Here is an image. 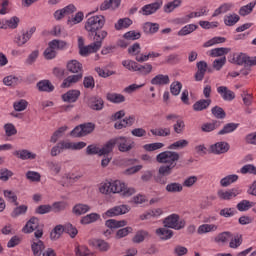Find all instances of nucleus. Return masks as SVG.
Wrapping results in <instances>:
<instances>
[{"mask_svg":"<svg viewBox=\"0 0 256 256\" xmlns=\"http://www.w3.org/2000/svg\"><path fill=\"white\" fill-rule=\"evenodd\" d=\"M85 147H87V143L85 142H69L62 140L52 147L50 155L57 157V155H61L63 151H80V149H85Z\"/></svg>","mask_w":256,"mask_h":256,"instance_id":"1","label":"nucleus"},{"mask_svg":"<svg viewBox=\"0 0 256 256\" xmlns=\"http://www.w3.org/2000/svg\"><path fill=\"white\" fill-rule=\"evenodd\" d=\"M179 159V152L169 150L161 152L156 156L157 163L170 165L172 167H177V161H179Z\"/></svg>","mask_w":256,"mask_h":256,"instance_id":"2","label":"nucleus"},{"mask_svg":"<svg viewBox=\"0 0 256 256\" xmlns=\"http://www.w3.org/2000/svg\"><path fill=\"white\" fill-rule=\"evenodd\" d=\"M84 27L88 31V33H91V35H93L94 33H96V31H99L100 29H103V27H105V16L99 15L89 17Z\"/></svg>","mask_w":256,"mask_h":256,"instance_id":"3","label":"nucleus"},{"mask_svg":"<svg viewBox=\"0 0 256 256\" xmlns=\"http://www.w3.org/2000/svg\"><path fill=\"white\" fill-rule=\"evenodd\" d=\"M113 140L114 146L117 147L120 153H129L135 147V142H129V138L125 136H117Z\"/></svg>","mask_w":256,"mask_h":256,"instance_id":"4","label":"nucleus"},{"mask_svg":"<svg viewBox=\"0 0 256 256\" xmlns=\"http://www.w3.org/2000/svg\"><path fill=\"white\" fill-rule=\"evenodd\" d=\"M163 223L164 227L167 229H175L176 231H179L185 228V220L179 221V215L177 214H171L170 216L166 217L163 220Z\"/></svg>","mask_w":256,"mask_h":256,"instance_id":"5","label":"nucleus"},{"mask_svg":"<svg viewBox=\"0 0 256 256\" xmlns=\"http://www.w3.org/2000/svg\"><path fill=\"white\" fill-rule=\"evenodd\" d=\"M112 185V193H121L122 197H131V195H135V188H129L125 183L115 180L111 182Z\"/></svg>","mask_w":256,"mask_h":256,"instance_id":"6","label":"nucleus"},{"mask_svg":"<svg viewBox=\"0 0 256 256\" xmlns=\"http://www.w3.org/2000/svg\"><path fill=\"white\" fill-rule=\"evenodd\" d=\"M173 169H175V166L169 164L160 166L155 181L160 185H167V177L173 173Z\"/></svg>","mask_w":256,"mask_h":256,"instance_id":"7","label":"nucleus"},{"mask_svg":"<svg viewBox=\"0 0 256 256\" xmlns=\"http://www.w3.org/2000/svg\"><path fill=\"white\" fill-rule=\"evenodd\" d=\"M237 195H241V189L239 188H231L228 190H218L217 197L221 199V201H231V199H235Z\"/></svg>","mask_w":256,"mask_h":256,"instance_id":"8","label":"nucleus"},{"mask_svg":"<svg viewBox=\"0 0 256 256\" xmlns=\"http://www.w3.org/2000/svg\"><path fill=\"white\" fill-rule=\"evenodd\" d=\"M129 211H131V206L122 204L110 208L106 211L105 215L106 217H118L119 215H126Z\"/></svg>","mask_w":256,"mask_h":256,"instance_id":"9","label":"nucleus"},{"mask_svg":"<svg viewBox=\"0 0 256 256\" xmlns=\"http://www.w3.org/2000/svg\"><path fill=\"white\" fill-rule=\"evenodd\" d=\"M87 106L89 109H92V111H103L105 108V101L99 96H91L87 100Z\"/></svg>","mask_w":256,"mask_h":256,"instance_id":"10","label":"nucleus"},{"mask_svg":"<svg viewBox=\"0 0 256 256\" xmlns=\"http://www.w3.org/2000/svg\"><path fill=\"white\" fill-rule=\"evenodd\" d=\"M162 5H163L162 0H157L156 2L147 4L143 6L141 9L142 15H145V16L153 15V13H157V11L161 9Z\"/></svg>","mask_w":256,"mask_h":256,"instance_id":"11","label":"nucleus"},{"mask_svg":"<svg viewBox=\"0 0 256 256\" xmlns=\"http://www.w3.org/2000/svg\"><path fill=\"white\" fill-rule=\"evenodd\" d=\"M135 125V116L131 115L128 117H125L121 121H117L114 124V129L121 130V129H126V127H133Z\"/></svg>","mask_w":256,"mask_h":256,"instance_id":"12","label":"nucleus"},{"mask_svg":"<svg viewBox=\"0 0 256 256\" xmlns=\"http://www.w3.org/2000/svg\"><path fill=\"white\" fill-rule=\"evenodd\" d=\"M230 147L231 146L227 142H217L216 144L211 145L210 149L214 153V155H221L223 153H227Z\"/></svg>","mask_w":256,"mask_h":256,"instance_id":"13","label":"nucleus"},{"mask_svg":"<svg viewBox=\"0 0 256 256\" xmlns=\"http://www.w3.org/2000/svg\"><path fill=\"white\" fill-rule=\"evenodd\" d=\"M81 97V91L79 90H69L62 95V100L65 103H76L77 99Z\"/></svg>","mask_w":256,"mask_h":256,"instance_id":"14","label":"nucleus"},{"mask_svg":"<svg viewBox=\"0 0 256 256\" xmlns=\"http://www.w3.org/2000/svg\"><path fill=\"white\" fill-rule=\"evenodd\" d=\"M197 72L194 75L195 81H201L205 78V73H207V62L199 61L196 64Z\"/></svg>","mask_w":256,"mask_h":256,"instance_id":"15","label":"nucleus"},{"mask_svg":"<svg viewBox=\"0 0 256 256\" xmlns=\"http://www.w3.org/2000/svg\"><path fill=\"white\" fill-rule=\"evenodd\" d=\"M150 83L151 85L163 87V85H169V83H171V79L169 78V75L158 74L151 79Z\"/></svg>","mask_w":256,"mask_h":256,"instance_id":"16","label":"nucleus"},{"mask_svg":"<svg viewBox=\"0 0 256 256\" xmlns=\"http://www.w3.org/2000/svg\"><path fill=\"white\" fill-rule=\"evenodd\" d=\"M83 79V72L76 73L75 75L68 76L66 79H64L63 83L61 84V87L63 89L67 87H71V84L73 83H79Z\"/></svg>","mask_w":256,"mask_h":256,"instance_id":"17","label":"nucleus"},{"mask_svg":"<svg viewBox=\"0 0 256 256\" xmlns=\"http://www.w3.org/2000/svg\"><path fill=\"white\" fill-rule=\"evenodd\" d=\"M94 35V42L92 43V45H96L97 46V50L99 51V49H101L102 45H103V40L107 37L108 33L105 30H97L96 32L93 33Z\"/></svg>","mask_w":256,"mask_h":256,"instance_id":"18","label":"nucleus"},{"mask_svg":"<svg viewBox=\"0 0 256 256\" xmlns=\"http://www.w3.org/2000/svg\"><path fill=\"white\" fill-rule=\"evenodd\" d=\"M39 227V218L33 216L23 227L22 231L23 233H33V231H35V229H38Z\"/></svg>","mask_w":256,"mask_h":256,"instance_id":"19","label":"nucleus"},{"mask_svg":"<svg viewBox=\"0 0 256 256\" xmlns=\"http://www.w3.org/2000/svg\"><path fill=\"white\" fill-rule=\"evenodd\" d=\"M217 92L221 95L224 101H233V99H235V92L229 90L227 86H219Z\"/></svg>","mask_w":256,"mask_h":256,"instance_id":"20","label":"nucleus"},{"mask_svg":"<svg viewBox=\"0 0 256 256\" xmlns=\"http://www.w3.org/2000/svg\"><path fill=\"white\" fill-rule=\"evenodd\" d=\"M99 219H101V215H99V213L93 212V213L83 216L80 219V224L81 225H91L92 223H97V221H99Z\"/></svg>","mask_w":256,"mask_h":256,"instance_id":"21","label":"nucleus"},{"mask_svg":"<svg viewBox=\"0 0 256 256\" xmlns=\"http://www.w3.org/2000/svg\"><path fill=\"white\" fill-rule=\"evenodd\" d=\"M38 91L45 92V93H52L55 91V86L49 80H42L36 84Z\"/></svg>","mask_w":256,"mask_h":256,"instance_id":"22","label":"nucleus"},{"mask_svg":"<svg viewBox=\"0 0 256 256\" xmlns=\"http://www.w3.org/2000/svg\"><path fill=\"white\" fill-rule=\"evenodd\" d=\"M13 155L22 161H27V159H35L37 157V154H33L27 149L17 150L13 153Z\"/></svg>","mask_w":256,"mask_h":256,"instance_id":"23","label":"nucleus"},{"mask_svg":"<svg viewBox=\"0 0 256 256\" xmlns=\"http://www.w3.org/2000/svg\"><path fill=\"white\" fill-rule=\"evenodd\" d=\"M220 127L221 121L213 120L212 122L202 124L201 131H203V133H211V131H215V129H219Z\"/></svg>","mask_w":256,"mask_h":256,"instance_id":"24","label":"nucleus"},{"mask_svg":"<svg viewBox=\"0 0 256 256\" xmlns=\"http://www.w3.org/2000/svg\"><path fill=\"white\" fill-rule=\"evenodd\" d=\"M121 5V0H104L100 5V11H107V9H119Z\"/></svg>","mask_w":256,"mask_h":256,"instance_id":"25","label":"nucleus"},{"mask_svg":"<svg viewBox=\"0 0 256 256\" xmlns=\"http://www.w3.org/2000/svg\"><path fill=\"white\" fill-rule=\"evenodd\" d=\"M211 105V99H200L193 104V111H205V109H209Z\"/></svg>","mask_w":256,"mask_h":256,"instance_id":"26","label":"nucleus"},{"mask_svg":"<svg viewBox=\"0 0 256 256\" xmlns=\"http://www.w3.org/2000/svg\"><path fill=\"white\" fill-rule=\"evenodd\" d=\"M91 211V206L83 203H78L72 208V213L77 216L85 215Z\"/></svg>","mask_w":256,"mask_h":256,"instance_id":"27","label":"nucleus"},{"mask_svg":"<svg viewBox=\"0 0 256 256\" xmlns=\"http://www.w3.org/2000/svg\"><path fill=\"white\" fill-rule=\"evenodd\" d=\"M67 70L70 73H83V64L77 60H70L67 63Z\"/></svg>","mask_w":256,"mask_h":256,"instance_id":"28","label":"nucleus"},{"mask_svg":"<svg viewBox=\"0 0 256 256\" xmlns=\"http://www.w3.org/2000/svg\"><path fill=\"white\" fill-rule=\"evenodd\" d=\"M149 237H151V234H149L147 230H138L132 238V243H143V241L149 239Z\"/></svg>","mask_w":256,"mask_h":256,"instance_id":"29","label":"nucleus"},{"mask_svg":"<svg viewBox=\"0 0 256 256\" xmlns=\"http://www.w3.org/2000/svg\"><path fill=\"white\" fill-rule=\"evenodd\" d=\"M113 149H115V142L112 138L99 150V157H107L109 153H113Z\"/></svg>","mask_w":256,"mask_h":256,"instance_id":"30","label":"nucleus"},{"mask_svg":"<svg viewBox=\"0 0 256 256\" xmlns=\"http://www.w3.org/2000/svg\"><path fill=\"white\" fill-rule=\"evenodd\" d=\"M89 243L92 247H96V249H99L100 251H109V243L105 242V240L93 239L90 240Z\"/></svg>","mask_w":256,"mask_h":256,"instance_id":"31","label":"nucleus"},{"mask_svg":"<svg viewBox=\"0 0 256 256\" xmlns=\"http://www.w3.org/2000/svg\"><path fill=\"white\" fill-rule=\"evenodd\" d=\"M97 51H99L97 49V45L93 43L89 44L88 46L81 47L79 49L81 57H87L91 55V53H97Z\"/></svg>","mask_w":256,"mask_h":256,"instance_id":"32","label":"nucleus"},{"mask_svg":"<svg viewBox=\"0 0 256 256\" xmlns=\"http://www.w3.org/2000/svg\"><path fill=\"white\" fill-rule=\"evenodd\" d=\"M105 225L109 229H119L121 227H126L127 221L126 220L109 219L105 222Z\"/></svg>","mask_w":256,"mask_h":256,"instance_id":"33","label":"nucleus"},{"mask_svg":"<svg viewBox=\"0 0 256 256\" xmlns=\"http://www.w3.org/2000/svg\"><path fill=\"white\" fill-rule=\"evenodd\" d=\"M31 249L34 256H41L43 251H45V243L43 241L38 240L37 242H33L31 244Z\"/></svg>","mask_w":256,"mask_h":256,"instance_id":"34","label":"nucleus"},{"mask_svg":"<svg viewBox=\"0 0 256 256\" xmlns=\"http://www.w3.org/2000/svg\"><path fill=\"white\" fill-rule=\"evenodd\" d=\"M156 235H158V237H160V239L162 241H167V240L171 239V237H173V231L167 229V227L158 228V229H156Z\"/></svg>","mask_w":256,"mask_h":256,"instance_id":"35","label":"nucleus"},{"mask_svg":"<svg viewBox=\"0 0 256 256\" xmlns=\"http://www.w3.org/2000/svg\"><path fill=\"white\" fill-rule=\"evenodd\" d=\"M233 7H234L233 3H224V4L220 5V7L214 11L212 17H219V15L228 13V11H231L233 9Z\"/></svg>","mask_w":256,"mask_h":256,"instance_id":"36","label":"nucleus"},{"mask_svg":"<svg viewBox=\"0 0 256 256\" xmlns=\"http://www.w3.org/2000/svg\"><path fill=\"white\" fill-rule=\"evenodd\" d=\"M133 25V21L129 18H121L114 25L116 31H121L122 29H127Z\"/></svg>","mask_w":256,"mask_h":256,"instance_id":"37","label":"nucleus"},{"mask_svg":"<svg viewBox=\"0 0 256 256\" xmlns=\"http://www.w3.org/2000/svg\"><path fill=\"white\" fill-rule=\"evenodd\" d=\"M229 239H233V234L229 231H226L218 234L214 238V241L215 243H222V245H225V243H228Z\"/></svg>","mask_w":256,"mask_h":256,"instance_id":"38","label":"nucleus"},{"mask_svg":"<svg viewBox=\"0 0 256 256\" xmlns=\"http://www.w3.org/2000/svg\"><path fill=\"white\" fill-rule=\"evenodd\" d=\"M143 31L144 33H146V35H153L154 33H157V31H159V24L146 22L143 26Z\"/></svg>","mask_w":256,"mask_h":256,"instance_id":"39","label":"nucleus"},{"mask_svg":"<svg viewBox=\"0 0 256 256\" xmlns=\"http://www.w3.org/2000/svg\"><path fill=\"white\" fill-rule=\"evenodd\" d=\"M150 133H152L154 137H169V135H171V128L166 127V128L151 129Z\"/></svg>","mask_w":256,"mask_h":256,"instance_id":"40","label":"nucleus"},{"mask_svg":"<svg viewBox=\"0 0 256 256\" xmlns=\"http://www.w3.org/2000/svg\"><path fill=\"white\" fill-rule=\"evenodd\" d=\"M106 99L107 101H110V103H115V104L125 103V97L123 96V94L108 93L106 95Z\"/></svg>","mask_w":256,"mask_h":256,"instance_id":"41","label":"nucleus"},{"mask_svg":"<svg viewBox=\"0 0 256 256\" xmlns=\"http://www.w3.org/2000/svg\"><path fill=\"white\" fill-rule=\"evenodd\" d=\"M239 180V176L237 174L228 175L220 180L221 187H229V185L235 183Z\"/></svg>","mask_w":256,"mask_h":256,"instance_id":"42","label":"nucleus"},{"mask_svg":"<svg viewBox=\"0 0 256 256\" xmlns=\"http://www.w3.org/2000/svg\"><path fill=\"white\" fill-rule=\"evenodd\" d=\"M240 19L241 17H239V15L235 13L229 14L224 17V23L225 25H227V27H233V25H236L237 23H239Z\"/></svg>","mask_w":256,"mask_h":256,"instance_id":"43","label":"nucleus"},{"mask_svg":"<svg viewBox=\"0 0 256 256\" xmlns=\"http://www.w3.org/2000/svg\"><path fill=\"white\" fill-rule=\"evenodd\" d=\"M68 127L67 126H62L58 128L51 136L50 138V143H57L61 137H63L65 131H67Z\"/></svg>","mask_w":256,"mask_h":256,"instance_id":"44","label":"nucleus"},{"mask_svg":"<svg viewBox=\"0 0 256 256\" xmlns=\"http://www.w3.org/2000/svg\"><path fill=\"white\" fill-rule=\"evenodd\" d=\"M165 189L168 193H181L183 191V185L178 182H171L166 185Z\"/></svg>","mask_w":256,"mask_h":256,"instance_id":"45","label":"nucleus"},{"mask_svg":"<svg viewBox=\"0 0 256 256\" xmlns=\"http://www.w3.org/2000/svg\"><path fill=\"white\" fill-rule=\"evenodd\" d=\"M29 40L30 38L26 35L25 30H22L21 34H18L15 37L14 42L18 47H23V45H25Z\"/></svg>","mask_w":256,"mask_h":256,"instance_id":"46","label":"nucleus"},{"mask_svg":"<svg viewBox=\"0 0 256 256\" xmlns=\"http://www.w3.org/2000/svg\"><path fill=\"white\" fill-rule=\"evenodd\" d=\"M197 29H199V26L195 25V24H189L184 26L179 32L178 35L180 37H184L185 35H191V33H193V31H197Z\"/></svg>","mask_w":256,"mask_h":256,"instance_id":"47","label":"nucleus"},{"mask_svg":"<svg viewBox=\"0 0 256 256\" xmlns=\"http://www.w3.org/2000/svg\"><path fill=\"white\" fill-rule=\"evenodd\" d=\"M153 71V65H151L150 63H146L144 65H139L137 66V70L136 72L139 75H149L151 72Z\"/></svg>","mask_w":256,"mask_h":256,"instance_id":"48","label":"nucleus"},{"mask_svg":"<svg viewBox=\"0 0 256 256\" xmlns=\"http://www.w3.org/2000/svg\"><path fill=\"white\" fill-rule=\"evenodd\" d=\"M237 127H239L238 123H227L224 125L223 129L218 132V135H227L229 133H233Z\"/></svg>","mask_w":256,"mask_h":256,"instance_id":"49","label":"nucleus"},{"mask_svg":"<svg viewBox=\"0 0 256 256\" xmlns=\"http://www.w3.org/2000/svg\"><path fill=\"white\" fill-rule=\"evenodd\" d=\"M217 229L218 227L215 224H203L198 227V234L211 233L212 231H217Z\"/></svg>","mask_w":256,"mask_h":256,"instance_id":"50","label":"nucleus"},{"mask_svg":"<svg viewBox=\"0 0 256 256\" xmlns=\"http://www.w3.org/2000/svg\"><path fill=\"white\" fill-rule=\"evenodd\" d=\"M207 13L205 8H201L199 12H191L190 14L186 15L184 18L181 19V23H188L190 19L193 17H203Z\"/></svg>","mask_w":256,"mask_h":256,"instance_id":"51","label":"nucleus"},{"mask_svg":"<svg viewBox=\"0 0 256 256\" xmlns=\"http://www.w3.org/2000/svg\"><path fill=\"white\" fill-rule=\"evenodd\" d=\"M231 51V48H214L210 51V57H223Z\"/></svg>","mask_w":256,"mask_h":256,"instance_id":"52","label":"nucleus"},{"mask_svg":"<svg viewBox=\"0 0 256 256\" xmlns=\"http://www.w3.org/2000/svg\"><path fill=\"white\" fill-rule=\"evenodd\" d=\"M80 127H82V133L84 134V137L91 135V133L95 131V123L92 122L80 124Z\"/></svg>","mask_w":256,"mask_h":256,"instance_id":"53","label":"nucleus"},{"mask_svg":"<svg viewBox=\"0 0 256 256\" xmlns=\"http://www.w3.org/2000/svg\"><path fill=\"white\" fill-rule=\"evenodd\" d=\"M181 6V0H173L172 2L167 3L164 5V13H172L175 11L177 7Z\"/></svg>","mask_w":256,"mask_h":256,"instance_id":"54","label":"nucleus"},{"mask_svg":"<svg viewBox=\"0 0 256 256\" xmlns=\"http://www.w3.org/2000/svg\"><path fill=\"white\" fill-rule=\"evenodd\" d=\"M255 2H250L249 4L242 6L239 10V15L242 17H245V15H249L253 12V9H255Z\"/></svg>","mask_w":256,"mask_h":256,"instance_id":"55","label":"nucleus"},{"mask_svg":"<svg viewBox=\"0 0 256 256\" xmlns=\"http://www.w3.org/2000/svg\"><path fill=\"white\" fill-rule=\"evenodd\" d=\"M251 207H255V203L251 202L249 200H242L236 206L238 211H249V209H251Z\"/></svg>","mask_w":256,"mask_h":256,"instance_id":"56","label":"nucleus"},{"mask_svg":"<svg viewBox=\"0 0 256 256\" xmlns=\"http://www.w3.org/2000/svg\"><path fill=\"white\" fill-rule=\"evenodd\" d=\"M51 206V211L53 213H61V211H65L67 209V203L63 201L54 202Z\"/></svg>","mask_w":256,"mask_h":256,"instance_id":"57","label":"nucleus"},{"mask_svg":"<svg viewBox=\"0 0 256 256\" xmlns=\"http://www.w3.org/2000/svg\"><path fill=\"white\" fill-rule=\"evenodd\" d=\"M247 57V54H234L232 59L229 60L230 63H235V65H245V59Z\"/></svg>","mask_w":256,"mask_h":256,"instance_id":"58","label":"nucleus"},{"mask_svg":"<svg viewBox=\"0 0 256 256\" xmlns=\"http://www.w3.org/2000/svg\"><path fill=\"white\" fill-rule=\"evenodd\" d=\"M211 113L216 119H225V117H227V113H225V110H223V108L219 106L213 107L211 109Z\"/></svg>","mask_w":256,"mask_h":256,"instance_id":"59","label":"nucleus"},{"mask_svg":"<svg viewBox=\"0 0 256 256\" xmlns=\"http://www.w3.org/2000/svg\"><path fill=\"white\" fill-rule=\"evenodd\" d=\"M27 209V205H20L14 208V210L11 212V217L15 219L19 217V215H25V213H27Z\"/></svg>","mask_w":256,"mask_h":256,"instance_id":"60","label":"nucleus"},{"mask_svg":"<svg viewBox=\"0 0 256 256\" xmlns=\"http://www.w3.org/2000/svg\"><path fill=\"white\" fill-rule=\"evenodd\" d=\"M28 105H29V102H27V100L25 99H21L13 103L14 110L18 112L25 111Z\"/></svg>","mask_w":256,"mask_h":256,"instance_id":"61","label":"nucleus"},{"mask_svg":"<svg viewBox=\"0 0 256 256\" xmlns=\"http://www.w3.org/2000/svg\"><path fill=\"white\" fill-rule=\"evenodd\" d=\"M189 145V141L182 139L178 140L168 146V149H185Z\"/></svg>","mask_w":256,"mask_h":256,"instance_id":"62","label":"nucleus"},{"mask_svg":"<svg viewBox=\"0 0 256 256\" xmlns=\"http://www.w3.org/2000/svg\"><path fill=\"white\" fill-rule=\"evenodd\" d=\"M240 173H242V175H247V173L256 175V167L253 164H246L240 169Z\"/></svg>","mask_w":256,"mask_h":256,"instance_id":"63","label":"nucleus"},{"mask_svg":"<svg viewBox=\"0 0 256 256\" xmlns=\"http://www.w3.org/2000/svg\"><path fill=\"white\" fill-rule=\"evenodd\" d=\"M75 253L76 256H89L91 255V251L89 250V248H87V246H78L75 249Z\"/></svg>","mask_w":256,"mask_h":256,"instance_id":"64","label":"nucleus"}]
</instances>
